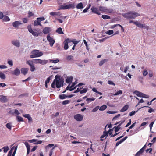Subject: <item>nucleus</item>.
<instances>
[{
	"label": "nucleus",
	"instance_id": "obj_40",
	"mask_svg": "<svg viewBox=\"0 0 156 156\" xmlns=\"http://www.w3.org/2000/svg\"><path fill=\"white\" fill-rule=\"evenodd\" d=\"M106 33L109 35H110L113 33V31L112 30H109L106 32Z\"/></svg>",
	"mask_w": 156,
	"mask_h": 156
},
{
	"label": "nucleus",
	"instance_id": "obj_16",
	"mask_svg": "<svg viewBox=\"0 0 156 156\" xmlns=\"http://www.w3.org/2000/svg\"><path fill=\"white\" fill-rule=\"evenodd\" d=\"M12 44L17 47H19L20 46V43L18 40H14L12 41Z\"/></svg>",
	"mask_w": 156,
	"mask_h": 156
},
{
	"label": "nucleus",
	"instance_id": "obj_61",
	"mask_svg": "<svg viewBox=\"0 0 156 156\" xmlns=\"http://www.w3.org/2000/svg\"><path fill=\"white\" fill-rule=\"evenodd\" d=\"M8 64L11 66H12L13 65L12 61V60H9L8 62Z\"/></svg>",
	"mask_w": 156,
	"mask_h": 156
},
{
	"label": "nucleus",
	"instance_id": "obj_38",
	"mask_svg": "<svg viewBox=\"0 0 156 156\" xmlns=\"http://www.w3.org/2000/svg\"><path fill=\"white\" fill-rule=\"evenodd\" d=\"M80 41H76V39H74L71 41L74 44V46H76V45Z\"/></svg>",
	"mask_w": 156,
	"mask_h": 156
},
{
	"label": "nucleus",
	"instance_id": "obj_5",
	"mask_svg": "<svg viewBox=\"0 0 156 156\" xmlns=\"http://www.w3.org/2000/svg\"><path fill=\"white\" fill-rule=\"evenodd\" d=\"M47 39L49 42V44L51 47H52L55 43V40L50 36V34H48L47 36Z\"/></svg>",
	"mask_w": 156,
	"mask_h": 156
},
{
	"label": "nucleus",
	"instance_id": "obj_42",
	"mask_svg": "<svg viewBox=\"0 0 156 156\" xmlns=\"http://www.w3.org/2000/svg\"><path fill=\"white\" fill-rule=\"evenodd\" d=\"M70 102V101L69 100H66L65 101H64L62 102V104L63 105H66L67 104H68Z\"/></svg>",
	"mask_w": 156,
	"mask_h": 156
},
{
	"label": "nucleus",
	"instance_id": "obj_31",
	"mask_svg": "<svg viewBox=\"0 0 156 156\" xmlns=\"http://www.w3.org/2000/svg\"><path fill=\"white\" fill-rule=\"evenodd\" d=\"M67 95L63 94L62 95H59V98L60 99H63L65 98H67Z\"/></svg>",
	"mask_w": 156,
	"mask_h": 156
},
{
	"label": "nucleus",
	"instance_id": "obj_27",
	"mask_svg": "<svg viewBox=\"0 0 156 156\" xmlns=\"http://www.w3.org/2000/svg\"><path fill=\"white\" fill-rule=\"evenodd\" d=\"M0 78L2 79H5L6 78L5 75L2 72H0Z\"/></svg>",
	"mask_w": 156,
	"mask_h": 156
},
{
	"label": "nucleus",
	"instance_id": "obj_10",
	"mask_svg": "<svg viewBox=\"0 0 156 156\" xmlns=\"http://www.w3.org/2000/svg\"><path fill=\"white\" fill-rule=\"evenodd\" d=\"M91 11L94 13L98 15H100L101 14L100 12L97 8L92 7L91 8Z\"/></svg>",
	"mask_w": 156,
	"mask_h": 156
},
{
	"label": "nucleus",
	"instance_id": "obj_44",
	"mask_svg": "<svg viewBox=\"0 0 156 156\" xmlns=\"http://www.w3.org/2000/svg\"><path fill=\"white\" fill-rule=\"evenodd\" d=\"M99 106H97L93 109V110H92V112H96L97 110H98V109H99Z\"/></svg>",
	"mask_w": 156,
	"mask_h": 156
},
{
	"label": "nucleus",
	"instance_id": "obj_18",
	"mask_svg": "<svg viewBox=\"0 0 156 156\" xmlns=\"http://www.w3.org/2000/svg\"><path fill=\"white\" fill-rule=\"evenodd\" d=\"M129 107V106L128 105H126L124 106L120 110V111L121 112H123L126 111Z\"/></svg>",
	"mask_w": 156,
	"mask_h": 156
},
{
	"label": "nucleus",
	"instance_id": "obj_20",
	"mask_svg": "<svg viewBox=\"0 0 156 156\" xmlns=\"http://www.w3.org/2000/svg\"><path fill=\"white\" fill-rule=\"evenodd\" d=\"M56 32L60 34H63L64 33L62 31V29L61 27H59L57 29Z\"/></svg>",
	"mask_w": 156,
	"mask_h": 156
},
{
	"label": "nucleus",
	"instance_id": "obj_8",
	"mask_svg": "<svg viewBox=\"0 0 156 156\" xmlns=\"http://www.w3.org/2000/svg\"><path fill=\"white\" fill-rule=\"evenodd\" d=\"M33 60L35 61L34 62L36 64L40 63L43 65H44L46 64L48 62V61L47 60H43L40 59H33Z\"/></svg>",
	"mask_w": 156,
	"mask_h": 156
},
{
	"label": "nucleus",
	"instance_id": "obj_15",
	"mask_svg": "<svg viewBox=\"0 0 156 156\" xmlns=\"http://www.w3.org/2000/svg\"><path fill=\"white\" fill-rule=\"evenodd\" d=\"M108 61V59H104L101 60L99 62V65L100 66H102L104 64L106 63Z\"/></svg>",
	"mask_w": 156,
	"mask_h": 156
},
{
	"label": "nucleus",
	"instance_id": "obj_36",
	"mask_svg": "<svg viewBox=\"0 0 156 156\" xmlns=\"http://www.w3.org/2000/svg\"><path fill=\"white\" fill-rule=\"evenodd\" d=\"M30 71L31 72L34 71L35 70V68L34 66V65L33 64H32V65H30Z\"/></svg>",
	"mask_w": 156,
	"mask_h": 156
},
{
	"label": "nucleus",
	"instance_id": "obj_13",
	"mask_svg": "<svg viewBox=\"0 0 156 156\" xmlns=\"http://www.w3.org/2000/svg\"><path fill=\"white\" fill-rule=\"evenodd\" d=\"M29 69L26 68H23L21 69V73L24 75H26L28 73Z\"/></svg>",
	"mask_w": 156,
	"mask_h": 156
},
{
	"label": "nucleus",
	"instance_id": "obj_39",
	"mask_svg": "<svg viewBox=\"0 0 156 156\" xmlns=\"http://www.w3.org/2000/svg\"><path fill=\"white\" fill-rule=\"evenodd\" d=\"M142 150H139L136 154V156H140V154L143 152L142 151Z\"/></svg>",
	"mask_w": 156,
	"mask_h": 156
},
{
	"label": "nucleus",
	"instance_id": "obj_21",
	"mask_svg": "<svg viewBox=\"0 0 156 156\" xmlns=\"http://www.w3.org/2000/svg\"><path fill=\"white\" fill-rule=\"evenodd\" d=\"M7 101V99L5 96H2L0 98V101L2 102H6Z\"/></svg>",
	"mask_w": 156,
	"mask_h": 156
},
{
	"label": "nucleus",
	"instance_id": "obj_58",
	"mask_svg": "<svg viewBox=\"0 0 156 156\" xmlns=\"http://www.w3.org/2000/svg\"><path fill=\"white\" fill-rule=\"evenodd\" d=\"M14 111L13 110H12L10 111H9L8 113L11 114H12V115H14Z\"/></svg>",
	"mask_w": 156,
	"mask_h": 156
},
{
	"label": "nucleus",
	"instance_id": "obj_30",
	"mask_svg": "<svg viewBox=\"0 0 156 156\" xmlns=\"http://www.w3.org/2000/svg\"><path fill=\"white\" fill-rule=\"evenodd\" d=\"M73 57L72 55H69L67 56V59L68 61L73 60Z\"/></svg>",
	"mask_w": 156,
	"mask_h": 156
},
{
	"label": "nucleus",
	"instance_id": "obj_62",
	"mask_svg": "<svg viewBox=\"0 0 156 156\" xmlns=\"http://www.w3.org/2000/svg\"><path fill=\"white\" fill-rule=\"evenodd\" d=\"M136 113L135 111H133L131 112L129 114V115L130 116H132L133 115Z\"/></svg>",
	"mask_w": 156,
	"mask_h": 156
},
{
	"label": "nucleus",
	"instance_id": "obj_17",
	"mask_svg": "<svg viewBox=\"0 0 156 156\" xmlns=\"http://www.w3.org/2000/svg\"><path fill=\"white\" fill-rule=\"evenodd\" d=\"M73 77L72 76H70L67 77L66 80V82L67 83H71L73 80Z\"/></svg>",
	"mask_w": 156,
	"mask_h": 156
},
{
	"label": "nucleus",
	"instance_id": "obj_4",
	"mask_svg": "<svg viewBox=\"0 0 156 156\" xmlns=\"http://www.w3.org/2000/svg\"><path fill=\"white\" fill-rule=\"evenodd\" d=\"M32 55H30V58H34L42 56L43 55L42 52L40 51L39 50H34L31 52Z\"/></svg>",
	"mask_w": 156,
	"mask_h": 156
},
{
	"label": "nucleus",
	"instance_id": "obj_29",
	"mask_svg": "<svg viewBox=\"0 0 156 156\" xmlns=\"http://www.w3.org/2000/svg\"><path fill=\"white\" fill-rule=\"evenodd\" d=\"M102 17L104 20H107L108 19H110V16L103 15L102 16Z\"/></svg>",
	"mask_w": 156,
	"mask_h": 156
},
{
	"label": "nucleus",
	"instance_id": "obj_57",
	"mask_svg": "<svg viewBox=\"0 0 156 156\" xmlns=\"http://www.w3.org/2000/svg\"><path fill=\"white\" fill-rule=\"evenodd\" d=\"M43 142L42 141L39 140L36 142L34 143V144L37 145L38 144H41Z\"/></svg>",
	"mask_w": 156,
	"mask_h": 156
},
{
	"label": "nucleus",
	"instance_id": "obj_47",
	"mask_svg": "<svg viewBox=\"0 0 156 156\" xmlns=\"http://www.w3.org/2000/svg\"><path fill=\"white\" fill-rule=\"evenodd\" d=\"M114 128L115 129V132L116 133L120 129V128H119L116 126H115L114 127Z\"/></svg>",
	"mask_w": 156,
	"mask_h": 156
},
{
	"label": "nucleus",
	"instance_id": "obj_3",
	"mask_svg": "<svg viewBox=\"0 0 156 156\" xmlns=\"http://www.w3.org/2000/svg\"><path fill=\"white\" fill-rule=\"evenodd\" d=\"M75 8L74 3L73 2L69 3H64L63 5L60 6V9H73Z\"/></svg>",
	"mask_w": 156,
	"mask_h": 156
},
{
	"label": "nucleus",
	"instance_id": "obj_60",
	"mask_svg": "<svg viewBox=\"0 0 156 156\" xmlns=\"http://www.w3.org/2000/svg\"><path fill=\"white\" fill-rule=\"evenodd\" d=\"M120 114H118L117 115H116L115 116V117H114L113 119V120H115L116 119L118 118L120 116Z\"/></svg>",
	"mask_w": 156,
	"mask_h": 156
},
{
	"label": "nucleus",
	"instance_id": "obj_56",
	"mask_svg": "<svg viewBox=\"0 0 156 156\" xmlns=\"http://www.w3.org/2000/svg\"><path fill=\"white\" fill-rule=\"evenodd\" d=\"M17 146H16V147L13 146V147L11 149V150H10V151H11L12 152H13V150H15V149L16 148V150H17Z\"/></svg>",
	"mask_w": 156,
	"mask_h": 156
},
{
	"label": "nucleus",
	"instance_id": "obj_11",
	"mask_svg": "<svg viewBox=\"0 0 156 156\" xmlns=\"http://www.w3.org/2000/svg\"><path fill=\"white\" fill-rule=\"evenodd\" d=\"M11 73L14 75L18 76L20 74V70L19 69L16 68Z\"/></svg>",
	"mask_w": 156,
	"mask_h": 156
},
{
	"label": "nucleus",
	"instance_id": "obj_37",
	"mask_svg": "<svg viewBox=\"0 0 156 156\" xmlns=\"http://www.w3.org/2000/svg\"><path fill=\"white\" fill-rule=\"evenodd\" d=\"M4 18L3 19V20L4 21H8L10 20V19L7 16H5L3 17Z\"/></svg>",
	"mask_w": 156,
	"mask_h": 156
},
{
	"label": "nucleus",
	"instance_id": "obj_55",
	"mask_svg": "<svg viewBox=\"0 0 156 156\" xmlns=\"http://www.w3.org/2000/svg\"><path fill=\"white\" fill-rule=\"evenodd\" d=\"M129 122L127 123V124L125 126V127H128L129 126L131 123V121L130 119L129 120Z\"/></svg>",
	"mask_w": 156,
	"mask_h": 156
},
{
	"label": "nucleus",
	"instance_id": "obj_6",
	"mask_svg": "<svg viewBox=\"0 0 156 156\" xmlns=\"http://www.w3.org/2000/svg\"><path fill=\"white\" fill-rule=\"evenodd\" d=\"M27 29L34 36L37 37L39 35V33H37L36 32L34 31L31 27V26L29 25L27 26Z\"/></svg>",
	"mask_w": 156,
	"mask_h": 156
},
{
	"label": "nucleus",
	"instance_id": "obj_41",
	"mask_svg": "<svg viewBox=\"0 0 156 156\" xmlns=\"http://www.w3.org/2000/svg\"><path fill=\"white\" fill-rule=\"evenodd\" d=\"M24 144L25 145L27 149H30V146L29 145L28 143L27 142H25L24 143Z\"/></svg>",
	"mask_w": 156,
	"mask_h": 156
},
{
	"label": "nucleus",
	"instance_id": "obj_45",
	"mask_svg": "<svg viewBox=\"0 0 156 156\" xmlns=\"http://www.w3.org/2000/svg\"><path fill=\"white\" fill-rule=\"evenodd\" d=\"M28 17H31V16L34 15V14L32 12L29 11L28 13Z\"/></svg>",
	"mask_w": 156,
	"mask_h": 156
},
{
	"label": "nucleus",
	"instance_id": "obj_48",
	"mask_svg": "<svg viewBox=\"0 0 156 156\" xmlns=\"http://www.w3.org/2000/svg\"><path fill=\"white\" fill-rule=\"evenodd\" d=\"M147 74H148V72L147 70H144L143 72V75L144 76H146Z\"/></svg>",
	"mask_w": 156,
	"mask_h": 156
},
{
	"label": "nucleus",
	"instance_id": "obj_35",
	"mask_svg": "<svg viewBox=\"0 0 156 156\" xmlns=\"http://www.w3.org/2000/svg\"><path fill=\"white\" fill-rule=\"evenodd\" d=\"M87 90L88 89L87 88H84L80 91V93L81 94L84 93H86Z\"/></svg>",
	"mask_w": 156,
	"mask_h": 156
},
{
	"label": "nucleus",
	"instance_id": "obj_49",
	"mask_svg": "<svg viewBox=\"0 0 156 156\" xmlns=\"http://www.w3.org/2000/svg\"><path fill=\"white\" fill-rule=\"evenodd\" d=\"M14 113V115L20 114V113L19 112L18 110L17 109L15 110Z\"/></svg>",
	"mask_w": 156,
	"mask_h": 156
},
{
	"label": "nucleus",
	"instance_id": "obj_51",
	"mask_svg": "<svg viewBox=\"0 0 156 156\" xmlns=\"http://www.w3.org/2000/svg\"><path fill=\"white\" fill-rule=\"evenodd\" d=\"M99 10L100 11L105 12V9L102 6L99 7Z\"/></svg>",
	"mask_w": 156,
	"mask_h": 156
},
{
	"label": "nucleus",
	"instance_id": "obj_53",
	"mask_svg": "<svg viewBox=\"0 0 156 156\" xmlns=\"http://www.w3.org/2000/svg\"><path fill=\"white\" fill-rule=\"evenodd\" d=\"M145 107L150 108V109L148 110V112L149 113H151L152 112L154 111V110H153V109H152L150 108V107H149V106H144L143 107V108Z\"/></svg>",
	"mask_w": 156,
	"mask_h": 156
},
{
	"label": "nucleus",
	"instance_id": "obj_24",
	"mask_svg": "<svg viewBox=\"0 0 156 156\" xmlns=\"http://www.w3.org/2000/svg\"><path fill=\"white\" fill-rule=\"evenodd\" d=\"M50 62L54 63H56L58 62L59 60L58 59H56L55 60H53L52 59H51L50 60Z\"/></svg>",
	"mask_w": 156,
	"mask_h": 156
},
{
	"label": "nucleus",
	"instance_id": "obj_7",
	"mask_svg": "<svg viewBox=\"0 0 156 156\" xmlns=\"http://www.w3.org/2000/svg\"><path fill=\"white\" fill-rule=\"evenodd\" d=\"M71 41L69 39L67 38L64 41V48L65 50H67L69 48L68 44L69 43L71 42Z\"/></svg>",
	"mask_w": 156,
	"mask_h": 156
},
{
	"label": "nucleus",
	"instance_id": "obj_23",
	"mask_svg": "<svg viewBox=\"0 0 156 156\" xmlns=\"http://www.w3.org/2000/svg\"><path fill=\"white\" fill-rule=\"evenodd\" d=\"M77 9H81L83 8V4L82 3H78L76 6Z\"/></svg>",
	"mask_w": 156,
	"mask_h": 156
},
{
	"label": "nucleus",
	"instance_id": "obj_26",
	"mask_svg": "<svg viewBox=\"0 0 156 156\" xmlns=\"http://www.w3.org/2000/svg\"><path fill=\"white\" fill-rule=\"evenodd\" d=\"M107 108V106L106 105H103L101 106L99 108V110L100 111H104Z\"/></svg>",
	"mask_w": 156,
	"mask_h": 156
},
{
	"label": "nucleus",
	"instance_id": "obj_59",
	"mask_svg": "<svg viewBox=\"0 0 156 156\" xmlns=\"http://www.w3.org/2000/svg\"><path fill=\"white\" fill-rule=\"evenodd\" d=\"M23 23H26L27 22L28 19L27 18H23Z\"/></svg>",
	"mask_w": 156,
	"mask_h": 156
},
{
	"label": "nucleus",
	"instance_id": "obj_52",
	"mask_svg": "<svg viewBox=\"0 0 156 156\" xmlns=\"http://www.w3.org/2000/svg\"><path fill=\"white\" fill-rule=\"evenodd\" d=\"M3 149H4V152L5 153H6L9 150V148L8 147H4L3 148Z\"/></svg>",
	"mask_w": 156,
	"mask_h": 156
},
{
	"label": "nucleus",
	"instance_id": "obj_33",
	"mask_svg": "<svg viewBox=\"0 0 156 156\" xmlns=\"http://www.w3.org/2000/svg\"><path fill=\"white\" fill-rule=\"evenodd\" d=\"M122 94V92L121 90H119L118 91H117L116 93H115L113 95L114 96H116L119 95V94Z\"/></svg>",
	"mask_w": 156,
	"mask_h": 156
},
{
	"label": "nucleus",
	"instance_id": "obj_14",
	"mask_svg": "<svg viewBox=\"0 0 156 156\" xmlns=\"http://www.w3.org/2000/svg\"><path fill=\"white\" fill-rule=\"evenodd\" d=\"M43 32L44 34L48 33L50 31V28L49 27H46L44 28Z\"/></svg>",
	"mask_w": 156,
	"mask_h": 156
},
{
	"label": "nucleus",
	"instance_id": "obj_28",
	"mask_svg": "<svg viewBox=\"0 0 156 156\" xmlns=\"http://www.w3.org/2000/svg\"><path fill=\"white\" fill-rule=\"evenodd\" d=\"M16 118L17 119V120L19 122H23V118L20 116L17 115L16 117Z\"/></svg>",
	"mask_w": 156,
	"mask_h": 156
},
{
	"label": "nucleus",
	"instance_id": "obj_63",
	"mask_svg": "<svg viewBox=\"0 0 156 156\" xmlns=\"http://www.w3.org/2000/svg\"><path fill=\"white\" fill-rule=\"evenodd\" d=\"M37 146H34L33 148H32L31 150V152H33L37 148Z\"/></svg>",
	"mask_w": 156,
	"mask_h": 156
},
{
	"label": "nucleus",
	"instance_id": "obj_46",
	"mask_svg": "<svg viewBox=\"0 0 156 156\" xmlns=\"http://www.w3.org/2000/svg\"><path fill=\"white\" fill-rule=\"evenodd\" d=\"M37 20H39L40 22L44 20L45 19L44 17H39L37 18Z\"/></svg>",
	"mask_w": 156,
	"mask_h": 156
},
{
	"label": "nucleus",
	"instance_id": "obj_22",
	"mask_svg": "<svg viewBox=\"0 0 156 156\" xmlns=\"http://www.w3.org/2000/svg\"><path fill=\"white\" fill-rule=\"evenodd\" d=\"M60 12H51L50 13V14L52 16L55 15L60 16Z\"/></svg>",
	"mask_w": 156,
	"mask_h": 156
},
{
	"label": "nucleus",
	"instance_id": "obj_25",
	"mask_svg": "<svg viewBox=\"0 0 156 156\" xmlns=\"http://www.w3.org/2000/svg\"><path fill=\"white\" fill-rule=\"evenodd\" d=\"M95 98H87L86 101H87V103H88L92 101H94L95 100Z\"/></svg>",
	"mask_w": 156,
	"mask_h": 156
},
{
	"label": "nucleus",
	"instance_id": "obj_32",
	"mask_svg": "<svg viewBox=\"0 0 156 156\" xmlns=\"http://www.w3.org/2000/svg\"><path fill=\"white\" fill-rule=\"evenodd\" d=\"M136 24V25L140 28H143V26L144 24H141L140 23H138L137 21L136 23H135Z\"/></svg>",
	"mask_w": 156,
	"mask_h": 156
},
{
	"label": "nucleus",
	"instance_id": "obj_12",
	"mask_svg": "<svg viewBox=\"0 0 156 156\" xmlns=\"http://www.w3.org/2000/svg\"><path fill=\"white\" fill-rule=\"evenodd\" d=\"M19 21H16L12 23L13 27L16 28H18V27L20 25L22 24Z\"/></svg>",
	"mask_w": 156,
	"mask_h": 156
},
{
	"label": "nucleus",
	"instance_id": "obj_9",
	"mask_svg": "<svg viewBox=\"0 0 156 156\" xmlns=\"http://www.w3.org/2000/svg\"><path fill=\"white\" fill-rule=\"evenodd\" d=\"M74 119L78 121H81L83 119V117L82 115L80 114H77L74 116Z\"/></svg>",
	"mask_w": 156,
	"mask_h": 156
},
{
	"label": "nucleus",
	"instance_id": "obj_1",
	"mask_svg": "<svg viewBox=\"0 0 156 156\" xmlns=\"http://www.w3.org/2000/svg\"><path fill=\"white\" fill-rule=\"evenodd\" d=\"M55 79L54 80L51 85V87L53 88H55V86L57 88H60L61 86L63 85L64 81L60 80V78L58 75H56L55 77Z\"/></svg>",
	"mask_w": 156,
	"mask_h": 156
},
{
	"label": "nucleus",
	"instance_id": "obj_43",
	"mask_svg": "<svg viewBox=\"0 0 156 156\" xmlns=\"http://www.w3.org/2000/svg\"><path fill=\"white\" fill-rule=\"evenodd\" d=\"M140 130V127H139L138 128L135 129L134 130V133H136L138 132Z\"/></svg>",
	"mask_w": 156,
	"mask_h": 156
},
{
	"label": "nucleus",
	"instance_id": "obj_50",
	"mask_svg": "<svg viewBox=\"0 0 156 156\" xmlns=\"http://www.w3.org/2000/svg\"><path fill=\"white\" fill-rule=\"evenodd\" d=\"M37 141V140L36 139H34L32 140H28V141L30 143H32L34 142H35Z\"/></svg>",
	"mask_w": 156,
	"mask_h": 156
},
{
	"label": "nucleus",
	"instance_id": "obj_64",
	"mask_svg": "<svg viewBox=\"0 0 156 156\" xmlns=\"http://www.w3.org/2000/svg\"><path fill=\"white\" fill-rule=\"evenodd\" d=\"M152 151V149L151 148H149L147 149L146 151L147 152H148L149 153H151Z\"/></svg>",
	"mask_w": 156,
	"mask_h": 156
},
{
	"label": "nucleus",
	"instance_id": "obj_34",
	"mask_svg": "<svg viewBox=\"0 0 156 156\" xmlns=\"http://www.w3.org/2000/svg\"><path fill=\"white\" fill-rule=\"evenodd\" d=\"M11 123H8L6 125V126L7 128L9 129L10 130H11Z\"/></svg>",
	"mask_w": 156,
	"mask_h": 156
},
{
	"label": "nucleus",
	"instance_id": "obj_19",
	"mask_svg": "<svg viewBox=\"0 0 156 156\" xmlns=\"http://www.w3.org/2000/svg\"><path fill=\"white\" fill-rule=\"evenodd\" d=\"M34 26H36L38 25H40V26H41L42 25L41 23L39 20H36L34 21Z\"/></svg>",
	"mask_w": 156,
	"mask_h": 156
},
{
	"label": "nucleus",
	"instance_id": "obj_2",
	"mask_svg": "<svg viewBox=\"0 0 156 156\" xmlns=\"http://www.w3.org/2000/svg\"><path fill=\"white\" fill-rule=\"evenodd\" d=\"M139 16H140V14L138 13L132 12L124 13L123 15V16L124 17L129 20H133L136 17Z\"/></svg>",
	"mask_w": 156,
	"mask_h": 156
},
{
	"label": "nucleus",
	"instance_id": "obj_54",
	"mask_svg": "<svg viewBox=\"0 0 156 156\" xmlns=\"http://www.w3.org/2000/svg\"><path fill=\"white\" fill-rule=\"evenodd\" d=\"M154 123V122H152L150 123V124L149 125V126L150 128V130L151 132V130L152 129V128L153 126Z\"/></svg>",
	"mask_w": 156,
	"mask_h": 156
}]
</instances>
